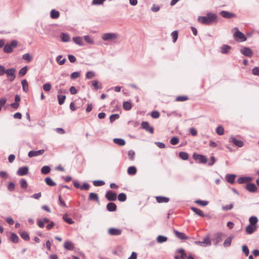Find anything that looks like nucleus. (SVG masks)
Segmentation results:
<instances>
[{
  "label": "nucleus",
  "instance_id": "obj_1",
  "mask_svg": "<svg viewBox=\"0 0 259 259\" xmlns=\"http://www.w3.org/2000/svg\"><path fill=\"white\" fill-rule=\"evenodd\" d=\"M198 20L203 24L210 25L213 22H217V16L214 13H209L206 16H199Z\"/></svg>",
  "mask_w": 259,
  "mask_h": 259
},
{
  "label": "nucleus",
  "instance_id": "obj_2",
  "mask_svg": "<svg viewBox=\"0 0 259 259\" xmlns=\"http://www.w3.org/2000/svg\"><path fill=\"white\" fill-rule=\"evenodd\" d=\"M102 38L105 41H113L118 38V34L116 33H106L103 34Z\"/></svg>",
  "mask_w": 259,
  "mask_h": 259
},
{
  "label": "nucleus",
  "instance_id": "obj_3",
  "mask_svg": "<svg viewBox=\"0 0 259 259\" xmlns=\"http://www.w3.org/2000/svg\"><path fill=\"white\" fill-rule=\"evenodd\" d=\"M234 29L235 30V32L233 34V36L236 40H240V41H245L246 40L245 35L240 31L238 28L235 27Z\"/></svg>",
  "mask_w": 259,
  "mask_h": 259
},
{
  "label": "nucleus",
  "instance_id": "obj_4",
  "mask_svg": "<svg viewBox=\"0 0 259 259\" xmlns=\"http://www.w3.org/2000/svg\"><path fill=\"white\" fill-rule=\"evenodd\" d=\"M223 236V234L221 232H218L213 234L211 240L215 246L218 245L222 241Z\"/></svg>",
  "mask_w": 259,
  "mask_h": 259
},
{
  "label": "nucleus",
  "instance_id": "obj_5",
  "mask_svg": "<svg viewBox=\"0 0 259 259\" xmlns=\"http://www.w3.org/2000/svg\"><path fill=\"white\" fill-rule=\"evenodd\" d=\"M16 72V69L14 68L8 69L6 70V72L5 73L7 74V75L8 76V79L10 81H13L15 77V73Z\"/></svg>",
  "mask_w": 259,
  "mask_h": 259
},
{
  "label": "nucleus",
  "instance_id": "obj_6",
  "mask_svg": "<svg viewBox=\"0 0 259 259\" xmlns=\"http://www.w3.org/2000/svg\"><path fill=\"white\" fill-rule=\"evenodd\" d=\"M108 233L111 236H118L121 234V230L115 228H111L108 229Z\"/></svg>",
  "mask_w": 259,
  "mask_h": 259
},
{
  "label": "nucleus",
  "instance_id": "obj_7",
  "mask_svg": "<svg viewBox=\"0 0 259 259\" xmlns=\"http://www.w3.org/2000/svg\"><path fill=\"white\" fill-rule=\"evenodd\" d=\"M245 189L250 193H254L256 192L257 187L254 184L249 183L245 186Z\"/></svg>",
  "mask_w": 259,
  "mask_h": 259
},
{
  "label": "nucleus",
  "instance_id": "obj_8",
  "mask_svg": "<svg viewBox=\"0 0 259 259\" xmlns=\"http://www.w3.org/2000/svg\"><path fill=\"white\" fill-rule=\"evenodd\" d=\"M105 197L109 201H115L116 199L117 195L113 192L108 191L106 192Z\"/></svg>",
  "mask_w": 259,
  "mask_h": 259
},
{
  "label": "nucleus",
  "instance_id": "obj_9",
  "mask_svg": "<svg viewBox=\"0 0 259 259\" xmlns=\"http://www.w3.org/2000/svg\"><path fill=\"white\" fill-rule=\"evenodd\" d=\"M28 170L29 168L27 166L21 167L17 170V174L20 176H25L28 173Z\"/></svg>",
  "mask_w": 259,
  "mask_h": 259
},
{
  "label": "nucleus",
  "instance_id": "obj_10",
  "mask_svg": "<svg viewBox=\"0 0 259 259\" xmlns=\"http://www.w3.org/2000/svg\"><path fill=\"white\" fill-rule=\"evenodd\" d=\"M142 127L148 131L151 134H153L154 133V128L152 126H150L149 123L147 121H143L141 123Z\"/></svg>",
  "mask_w": 259,
  "mask_h": 259
},
{
  "label": "nucleus",
  "instance_id": "obj_11",
  "mask_svg": "<svg viewBox=\"0 0 259 259\" xmlns=\"http://www.w3.org/2000/svg\"><path fill=\"white\" fill-rule=\"evenodd\" d=\"M241 53L245 56L251 57L252 56V51L247 47H244L240 50Z\"/></svg>",
  "mask_w": 259,
  "mask_h": 259
},
{
  "label": "nucleus",
  "instance_id": "obj_12",
  "mask_svg": "<svg viewBox=\"0 0 259 259\" xmlns=\"http://www.w3.org/2000/svg\"><path fill=\"white\" fill-rule=\"evenodd\" d=\"M252 179L250 177H241L238 179L237 182L239 184H244L251 182Z\"/></svg>",
  "mask_w": 259,
  "mask_h": 259
},
{
  "label": "nucleus",
  "instance_id": "obj_13",
  "mask_svg": "<svg viewBox=\"0 0 259 259\" xmlns=\"http://www.w3.org/2000/svg\"><path fill=\"white\" fill-rule=\"evenodd\" d=\"M44 152H45V150L43 149L39 150L38 151H32H32H30L29 152L28 155L29 157H32L40 155L44 153Z\"/></svg>",
  "mask_w": 259,
  "mask_h": 259
},
{
  "label": "nucleus",
  "instance_id": "obj_14",
  "mask_svg": "<svg viewBox=\"0 0 259 259\" xmlns=\"http://www.w3.org/2000/svg\"><path fill=\"white\" fill-rule=\"evenodd\" d=\"M229 142L233 143L235 145L238 147H242L243 146V141L237 140L233 137L230 138Z\"/></svg>",
  "mask_w": 259,
  "mask_h": 259
},
{
  "label": "nucleus",
  "instance_id": "obj_15",
  "mask_svg": "<svg viewBox=\"0 0 259 259\" xmlns=\"http://www.w3.org/2000/svg\"><path fill=\"white\" fill-rule=\"evenodd\" d=\"M220 14L223 17L228 19L231 18L235 16V15L234 13L225 11H221L220 12Z\"/></svg>",
  "mask_w": 259,
  "mask_h": 259
},
{
  "label": "nucleus",
  "instance_id": "obj_16",
  "mask_svg": "<svg viewBox=\"0 0 259 259\" xmlns=\"http://www.w3.org/2000/svg\"><path fill=\"white\" fill-rule=\"evenodd\" d=\"M175 235L180 239L181 240H187L188 237L184 233L180 232L177 230H174V231Z\"/></svg>",
  "mask_w": 259,
  "mask_h": 259
},
{
  "label": "nucleus",
  "instance_id": "obj_17",
  "mask_svg": "<svg viewBox=\"0 0 259 259\" xmlns=\"http://www.w3.org/2000/svg\"><path fill=\"white\" fill-rule=\"evenodd\" d=\"M256 226L249 225L246 227L245 231L247 234H251L256 230Z\"/></svg>",
  "mask_w": 259,
  "mask_h": 259
},
{
  "label": "nucleus",
  "instance_id": "obj_18",
  "mask_svg": "<svg viewBox=\"0 0 259 259\" xmlns=\"http://www.w3.org/2000/svg\"><path fill=\"white\" fill-rule=\"evenodd\" d=\"M202 241L203 247L209 246L211 244V241L208 235L204 237Z\"/></svg>",
  "mask_w": 259,
  "mask_h": 259
},
{
  "label": "nucleus",
  "instance_id": "obj_19",
  "mask_svg": "<svg viewBox=\"0 0 259 259\" xmlns=\"http://www.w3.org/2000/svg\"><path fill=\"white\" fill-rule=\"evenodd\" d=\"M236 177V175L233 174H228L226 176V181L232 184L234 183L235 179Z\"/></svg>",
  "mask_w": 259,
  "mask_h": 259
},
{
  "label": "nucleus",
  "instance_id": "obj_20",
  "mask_svg": "<svg viewBox=\"0 0 259 259\" xmlns=\"http://www.w3.org/2000/svg\"><path fill=\"white\" fill-rule=\"evenodd\" d=\"M156 199L157 202L161 203H167L169 201V199L168 197L164 196H156Z\"/></svg>",
  "mask_w": 259,
  "mask_h": 259
},
{
  "label": "nucleus",
  "instance_id": "obj_21",
  "mask_svg": "<svg viewBox=\"0 0 259 259\" xmlns=\"http://www.w3.org/2000/svg\"><path fill=\"white\" fill-rule=\"evenodd\" d=\"M116 205L113 202H109L107 205V209L109 211H114L116 210Z\"/></svg>",
  "mask_w": 259,
  "mask_h": 259
},
{
  "label": "nucleus",
  "instance_id": "obj_22",
  "mask_svg": "<svg viewBox=\"0 0 259 259\" xmlns=\"http://www.w3.org/2000/svg\"><path fill=\"white\" fill-rule=\"evenodd\" d=\"M73 41L77 45L82 46H83V42L82 38L80 36H76L73 37Z\"/></svg>",
  "mask_w": 259,
  "mask_h": 259
},
{
  "label": "nucleus",
  "instance_id": "obj_23",
  "mask_svg": "<svg viewBox=\"0 0 259 259\" xmlns=\"http://www.w3.org/2000/svg\"><path fill=\"white\" fill-rule=\"evenodd\" d=\"M233 238V236L228 237L223 243V246L225 247H228L231 245L232 241Z\"/></svg>",
  "mask_w": 259,
  "mask_h": 259
},
{
  "label": "nucleus",
  "instance_id": "obj_24",
  "mask_svg": "<svg viewBox=\"0 0 259 259\" xmlns=\"http://www.w3.org/2000/svg\"><path fill=\"white\" fill-rule=\"evenodd\" d=\"M64 247L65 248L69 250H72L74 249V245L70 241H66L64 243Z\"/></svg>",
  "mask_w": 259,
  "mask_h": 259
},
{
  "label": "nucleus",
  "instance_id": "obj_25",
  "mask_svg": "<svg viewBox=\"0 0 259 259\" xmlns=\"http://www.w3.org/2000/svg\"><path fill=\"white\" fill-rule=\"evenodd\" d=\"M113 142L115 144L119 146H124L125 144L124 140L120 138H115L113 139Z\"/></svg>",
  "mask_w": 259,
  "mask_h": 259
},
{
  "label": "nucleus",
  "instance_id": "obj_26",
  "mask_svg": "<svg viewBox=\"0 0 259 259\" xmlns=\"http://www.w3.org/2000/svg\"><path fill=\"white\" fill-rule=\"evenodd\" d=\"M23 91L26 93L28 91V84L26 79H23L21 81Z\"/></svg>",
  "mask_w": 259,
  "mask_h": 259
},
{
  "label": "nucleus",
  "instance_id": "obj_27",
  "mask_svg": "<svg viewBox=\"0 0 259 259\" xmlns=\"http://www.w3.org/2000/svg\"><path fill=\"white\" fill-rule=\"evenodd\" d=\"M89 199L92 201H99V197L98 194L95 193H91L89 194Z\"/></svg>",
  "mask_w": 259,
  "mask_h": 259
},
{
  "label": "nucleus",
  "instance_id": "obj_28",
  "mask_svg": "<svg viewBox=\"0 0 259 259\" xmlns=\"http://www.w3.org/2000/svg\"><path fill=\"white\" fill-rule=\"evenodd\" d=\"M61 38L64 42H68L70 40V36L66 33H62L61 34Z\"/></svg>",
  "mask_w": 259,
  "mask_h": 259
},
{
  "label": "nucleus",
  "instance_id": "obj_29",
  "mask_svg": "<svg viewBox=\"0 0 259 259\" xmlns=\"http://www.w3.org/2000/svg\"><path fill=\"white\" fill-rule=\"evenodd\" d=\"M191 210H193L196 214H198V215H199L200 217H204V214L203 213V212H202V210H201L200 209L197 208H196V207H192L191 208Z\"/></svg>",
  "mask_w": 259,
  "mask_h": 259
},
{
  "label": "nucleus",
  "instance_id": "obj_30",
  "mask_svg": "<svg viewBox=\"0 0 259 259\" xmlns=\"http://www.w3.org/2000/svg\"><path fill=\"white\" fill-rule=\"evenodd\" d=\"M50 15L52 18L57 19L59 17L60 13L59 11L53 9L51 11Z\"/></svg>",
  "mask_w": 259,
  "mask_h": 259
},
{
  "label": "nucleus",
  "instance_id": "obj_31",
  "mask_svg": "<svg viewBox=\"0 0 259 259\" xmlns=\"http://www.w3.org/2000/svg\"><path fill=\"white\" fill-rule=\"evenodd\" d=\"M137 172V168L134 166H130L127 169V174L130 175H134Z\"/></svg>",
  "mask_w": 259,
  "mask_h": 259
},
{
  "label": "nucleus",
  "instance_id": "obj_32",
  "mask_svg": "<svg viewBox=\"0 0 259 259\" xmlns=\"http://www.w3.org/2000/svg\"><path fill=\"white\" fill-rule=\"evenodd\" d=\"M231 47L228 46V45H223L222 47H221V53L222 54H227L228 53L229 51L231 49Z\"/></svg>",
  "mask_w": 259,
  "mask_h": 259
},
{
  "label": "nucleus",
  "instance_id": "obj_33",
  "mask_svg": "<svg viewBox=\"0 0 259 259\" xmlns=\"http://www.w3.org/2000/svg\"><path fill=\"white\" fill-rule=\"evenodd\" d=\"M46 184L50 186H55L56 184L55 183L52 179L50 177H47L45 180Z\"/></svg>",
  "mask_w": 259,
  "mask_h": 259
},
{
  "label": "nucleus",
  "instance_id": "obj_34",
  "mask_svg": "<svg viewBox=\"0 0 259 259\" xmlns=\"http://www.w3.org/2000/svg\"><path fill=\"white\" fill-rule=\"evenodd\" d=\"M167 240V238L166 237L162 235H159L156 238V241L159 243H163L166 241Z\"/></svg>",
  "mask_w": 259,
  "mask_h": 259
},
{
  "label": "nucleus",
  "instance_id": "obj_35",
  "mask_svg": "<svg viewBox=\"0 0 259 259\" xmlns=\"http://www.w3.org/2000/svg\"><path fill=\"white\" fill-rule=\"evenodd\" d=\"M258 221V219L256 217L252 216L249 219L250 224L252 226H256V223Z\"/></svg>",
  "mask_w": 259,
  "mask_h": 259
},
{
  "label": "nucleus",
  "instance_id": "obj_36",
  "mask_svg": "<svg viewBox=\"0 0 259 259\" xmlns=\"http://www.w3.org/2000/svg\"><path fill=\"white\" fill-rule=\"evenodd\" d=\"M32 57L29 53L24 54L22 56V59L27 61L28 62H30L32 60Z\"/></svg>",
  "mask_w": 259,
  "mask_h": 259
},
{
  "label": "nucleus",
  "instance_id": "obj_37",
  "mask_svg": "<svg viewBox=\"0 0 259 259\" xmlns=\"http://www.w3.org/2000/svg\"><path fill=\"white\" fill-rule=\"evenodd\" d=\"M63 56L62 55H59L56 58V61L60 65H62L65 63L66 61L65 58L61 59Z\"/></svg>",
  "mask_w": 259,
  "mask_h": 259
},
{
  "label": "nucleus",
  "instance_id": "obj_38",
  "mask_svg": "<svg viewBox=\"0 0 259 259\" xmlns=\"http://www.w3.org/2000/svg\"><path fill=\"white\" fill-rule=\"evenodd\" d=\"M63 219L65 222H66L69 224H73L74 223V222L72 220L71 218L68 217L67 214L63 215Z\"/></svg>",
  "mask_w": 259,
  "mask_h": 259
},
{
  "label": "nucleus",
  "instance_id": "obj_39",
  "mask_svg": "<svg viewBox=\"0 0 259 259\" xmlns=\"http://www.w3.org/2000/svg\"><path fill=\"white\" fill-rule=\"evenodd\" d=\"M132 104L128 101L124 102L123 104V108L125 110H130L132 108Z\"/></svg>",
  "mask_w": 259,
  "mask_h": 259
},
{
  "label": "nucleus",
  "instance_id": "obj_40",
  "mask_svg": "<svg viewBox=\"0 0 259 259\" xmlns=\"http://www.w3.org/2000/svg\"><path fill=\"white\" fill-rule=\"evenodd\" d=\"M13 51V48H12V46L10 45V44H7L4 46V51L7 53H10L12 52Z\"/></svg>",
  "mask_w": 259,
  "mask_h": 259
},
{
  "label": "nucleus",
  "instance_id": "obj_41",
  "mask_svg": "<svg viewBox=\"0 0 259 259\" xmlns=\"http://www.w3.org/2000/svg\"><path fill=\"white\" fill-rule=\"evenodd\" d=\"M51 171V168L49 166H44L41 169V172L43 174H48Z\"/></svg>",
  "mask_w": 259,
  "mask_h": 259
},
{
  "label": "nucleus",
  "instance_id": "obj_42",
  "mask_svg": "<svg viewBox=\"0 0 259 259\" xmlns=\"http://www.w3.org/2000/svg\"><path fill=\"white\" fill-rule=\"evenodd\" d=\"M179 156L180 158L184 160H187L189 158V155L187 153L185 152H181L179 153Z\"/></svg>",
  "mask_w": 259,
  "mask_h": 259
},
{
  "label": "nucleus",
  "instance_id": "obj_43",
  "mask_svg": "<svg viewBox=\"0 0 259 259\" xmlns=\"http://www.w3.org/2000/svg\"><path fill=\"white\" fill-rule=\"evenodd\" d=\"M58 99V103L60 105H62L64 101L66 99V96L65 95H58L57 96Z\"/></svg>",
  "mask_w": 259,
  "mask_h": 259
},
{
  "label": "nucleus",
  "instance_id": "obj_44",
  "mask_svg": "<svg viewBox=\"0 0 259 259\" xmlns=\"http://www.w3.org/2000/svg\"><path fill=\"white\" fill-rule=\"evenodd\" d=\"M11 240L13 243H17L19 241V237L16 234L12 233L11 236Z\"/></svg>",
  "mask_w": 259,
  "mask_h": 259
},
{
  "label": "nucleus",
  "instance_id": "obj_45",
  "mask_svg": "<svg viewBox=\"0 0 259 259\" xmlns=\"http://www.w3.org/2000/svg\"><path fill=\"white\" fill-rule=\"evenodd\" d=\"M118 199L119 201L123 202L126 199V195L125 193H121L118 195Z\"/></svg>",
  "mask_w": 259,
  "mask_h": 259
},
{
  "label": "nucleus",
  "instance_id": "obj_46",
  "mask_svg": "<svg viewBox=\"0 0 259 259\" xmlns=\"http://www.w3.org/2000/svg\"><path fill=\"white\" fill-rule=\"evenodd\" d=\"M195 203L199 204L200 205L205 206L207 205L208 203V202L207 201L204 200H197L195 201Z\"/></svg>",
  "mask_w": 259,
  "mask_h": 259
},
{
  "label": "nucleus",
  "instance_id": "obj_47",
  "mask_svg": "<svg viewBox=\"0 0 259 259\" xmlns=\"http://www.w3.org/2000/svg\"><path fill=\"white\" fill-rule=\"evenodd\" d=\"M27 66H24L22 67L19 71V74L20 76H23L25 75L27 72Z\"/></svg>",
  "mask_w": 259,
  "mask_h": 259
},
{
  "label": "nucleus",
  "instance_id": "obj_48",
  "mask_svg": "<svg viewBox=\"0 0 259 259\" xmlns=\"http://www.w3.org/2000/svg\"><path fill=\"white\" fill-rule=\"evenodd\" d=\"M93 184L95 186H101L105 184V182L102 180H95L93 181Z\"/></svg>",
  "mask_w": 259,
  "mask_h": 259
},
{
  "label": "nucleus",
  "instance_id": "obj_49",
  "mask_svg": "<svg viewBox=\"0 0 259 259\" xmlns=\"http://www.w3.org/2000/svg\"><path fill=\"white\" fill-rule=\"evenodd\" d=\"M21 237L25 240H28L29 239V236L27 232H22L20 233Z\"/></svg>",
  "mask_w": 259,
  "mask_h": 259
},
{
  "label": "nucleus",
  "instance_id": "obj_50",
  "mask_svg": "<svg viewBox=\"0 0 259 259\" xmlns=\"http://www.w3.org/2000/svg\"><path fill=\"white\" fill-rule=\"evenodd\" d=\"M171 35L173 39V42H175L177 41L178 37V31L177 30L173 31L171 33Z\"/></svg>",
  "mask_w": 259,
  "mask_h": 259
},
{
  "label": "nucleus",
  "instance_id": "obj_51",
  "mask_svg": "<svg viewBox=\"0 0 259 259\" xmlns=\"http://www.w3.org/2000/svg\"><path fill=\"white\" fill-rule=\"evenodd\" d=\"M188 100V97L186 96H178L177 97L176 100L178 102L185 101Z\"/></svg>",
  "mask_w": 259,
  "mask_h": 259
},
{
  "label": "nucleus",
  "instance_id": "obj_52",
  "mask_svg": "<svg viewBox=\"0 0 259 259\" xmlns=\"http://www.w3.org/2000/svg\"><path fill=\"white\" fill-rule=\"evenodd\" d=\"M179 142L178 138L174 137L170 139V143L172 145H177Z\"/></svg>",
  "mask_w": 259,
  "mask_h": 259
},
{
  "label": "nucleus",
  "instance_id": "obj_53",
  "mask_svg": "<svg viewBox=\"0 0 259 259\" xmlns=\"http://www.w3.org/2000/svg\"><path fill=\"white\" fill-rule=\"evenodd\" d=\"M216 132L219 135H223L224 132L223 127L222 126H219L216 130Z\"/></svg>",
  "mask_w": 259,
  "mask_h": 259
},
{
  "label": "nucleus",
  "instance_id": "obj_54",
  "mask_svg": "<svg viewBox=\"0 0 259 259\" xmlns=\"http://www.w3.org/2000/svg\"><path fill=\"white\" fill-rule=\"evenodd\" d=\"M20 183L21 187L22 188L25 189L27 188V183L25 179H21L20 180Z\"/></svg>",
  "mask_w": 259,
  "mask_h": 259
},
{
  "label": "nucleus",
  "instance_id": "obj_55",
  "mask_svg": "<svg viewBox=\"0 0 259 259\" xmlns=\"http://www.w3.org/2000/svg\"><path fill=\"white\" fill-rule=\"evenodd\" d=\"M106 0H93L92 2V5H102Z\"/></svg>",
  "mask_w": 259,
  "mask_h": 259
},
{
  "label": "nucleus",
  "instance_id": "obj_56",
  "mask_svg": "<svg viewBox=\"0 0 259 259\" xmlns=\"http://www.w3.org/2000/svg\"><path fill=\"white\" fill-rule=\"evenodd\" d=\"M242 250L246 256L248 255L249 251V249H248L247 246L246 245H242Z\"/></svg>",
  "mask_w": 259,
  "mask_h": 259
},
{
  "label": "nucleus",
  "instance_id": "obj_57",
  "mask_svg": "<svg viewBox=\"0 0 259 259\" xmlns=\"http://www.w3.org/2000/svg\"><path fill=\"white\" fill-rule=\"evenodd\" d=\"M119 117V115L118 114H112L110 116V121L111 122H113L116 119H118Z\"/></svg>",
  "mask_w": 259,
  "mask_h": 259
},
{
  "label": "nucleus",
  "instance_id": "obj_58",
  "mask_svg": "<svg viewBox=\"0 0 259 259\" xmlns=\"http://www.w3.org/2000/svg\"><path fill=\"white\" fill-rule=\"evenodd\" d=\"M43 89L46 91V92H49L51 90V85L50 83H45L44 85H43Z\"/></svg>",
  "mask_w": 259,
  "mask_h": 259
},
{
  "label": "nucleus",
  "instance_id": "obj_59",
  "mask_svg": "<svg viewBox=\"0 0 259 259\" xmlns=\"http://www.w3.org/2000/svg\"><path fill=\"white\" fill-rule=\"evenodd\" d=\"M233 207V204L231 203L229 205H226L225 206H223L222 207V209L223 210H231V209H232Z\"/></svg>",
  "mask_w": 259,
  "mask_h": 259
},
{
  "label": "nucleus",
  "instance_id": "obj_60",
  "mask_svg": "<svg viewBox=\"0 0 259 259\" xmlns=\"http://www.w3.org/2000/svg\"><path fill=\"white\" fill-rule=\"evenodd\" d=\"M95 76V73L93 71H90L86 73V77L88 79H91Z\"/></svg>",
  "mask_w": 259,
  "mask_h": 259
},
{
  "label": "nucleus",
  "instance_id": "obj_61",
  "mask_svg": "<svg viewBox=\"0 0 259 259\" xmlns=\"http://www.w3.org/2000/svg\"><path fill=\"white\" fill-rule=\"evenodd\" d=\"M84 40L89 44H93L94 41L93 39L89 35H85L84 37Z\"/></svg>",
  "mask_w": 259,
  "mask_h": 259
},
{
  "label": "nucleus",
  "instance_id": "obj_62",
  "mask_svg": "<svg viewBox=\"0 0 259 259\" xmlns=\"http://www.w3.org/2000/svg\"><path fill=\"white\" fill-rule=\"evenodd\" d=\"M135 155V153L133 150H130L128 152V156L129 158L131 160H133L134 159V156Z\"/></svg>",
  "mask_w": 259,
  "mask_h": 259
},
{
  "label": "nucleus",
  "instance_id": "obj_63",
  "mask_svg": "<svg viewBox=\"0 0 259 259\" xmlns=\"http://www.w3.org/2000/svg\"><path fill=\"white\" fill-rule=\"evenodd\" d=\"M199 161L200 162H201L202 163H205L207 162V158L206 156L204 155H200V156H199Z\"/></svg>",
  "mask_w": 259,
  "mask_h": 259
},
{
  "label": "nucleus",
  "instance_id": "obj_64",
  "mask_svg": "<svg viewBox=\"0 0 259 259\" xmlns=\"http://www.w3.org/2000/svg\"><path fill=\"white\" fill-rule=\"evenodd\" d=\"M151 115L153 118H158L160 116V114L158 111H154L152 112Z\"/></svg>",
  "mask_w": 259,
  "mask_h": 259
}]
</instances>
